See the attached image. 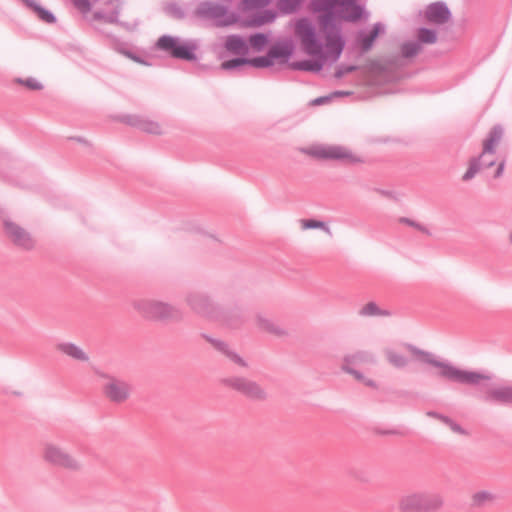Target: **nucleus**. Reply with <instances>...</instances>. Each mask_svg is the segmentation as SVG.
Instances as JSON below:
<instances>
[{"instance_id": "7", "label": "nucleus", "mask_w": 512, "mask_h": 512, "mask_svg": "<svg viewBox=\"0 0 512 512\" xmlns=\"http://www.w3.org/2000/svg\"><path fill=\"white\" fill-rule=\"evenodd\" d=\"M194 14L201 20L211 21L216 27L231 26L238 21V16L227 6L210 1L200 2Z\"/></svg>"}, {"instance_id": "45", "label": "nucleus", "mask_w": 512, "mask_h": 512, "mask_svg": "<svg viewBox=\"0 0 512 512\" xmlns=\"http://www.w3.org/2000/svg\"><path fill=\"white\" fill-rule=\"evenodd\" d=\"M454 433H457V434H461V435H466L467 432L465 429H463L458 423H456L454 420H452L448 425H447Z\"/></svg>"}, {"instance_id": "50", "label": "nucleus", "mask_w": 512, "mask_h": 512, "mask_svg": "<svg viewBox=\"0 0 512 512\" xmlns=\"http://www.w3.org/2000/svg\"><path fill=\"white\" fill-rule=\"evenodd\" d=\"M437 419L442 421L446 425H448L452 421L451 418H449L448 416H445L443 414H440Z\"/></svg>"}, {"instance_id": "24", "label": "nucleus", "mask_w": 512, "mask_h": 512, "mask_svg": "<svg viewBox=\"0 0 512 512\" xmlns=\"http://www.w3.org/2000/svg\"><path fill=\"white\" fill-rule=\"evenodd\" d=\"M371 364L375 363V356L369 351H357L348 354L343 359L342 366H356L359 364Z\"/></svg>"}, {"instance_id": "51", "label": "nucleus", "mask_w": 512, "mask_h": 512, "mask_svg": "<svg viewBox=\"0 0 512 512\" xmlns=\"http://www.w3.org/2000/svg\"><path fill=\"white\" fill-rule=\"evenodd\" d=\"M437 419L442 421L446 425H448L452 421L451 418H449L448 416H445L443 414H440Z\"/></svg>"}, {"instance_id": "39", "label": "nucleus", "mask_w": 512, "mask_h": 512, "mask_svg": "<svg viewBox=\"0 0 512 512\" xmlns=\"http://www.w3.org/2000/svg\"><path fill=\"white\" fill-rule=\"evenodd\" d=\"M72 3L74 7L83 15H86L91 11V0H72Z\"/></svg>"}, {"instance_id": "8", "label": "nucleus", "mask_w": 512, "mask_h": 512, "mask_svg": "<svg viewBox=\"0 0 512 512\" xmlns=\"http://www.w3.org/2000/svg\"><path fill=\"white\" fill-rule=\"evenodd\" d=\"M305 152L316 159L321 160H338L348 163H360L362 159L354 155L348 148L341 145H313L305 150Z\"/></svg>"}, {"instance_id": "4", "label": "nucleus", "mask_w": 512, "mask_h": 512, "mask_svg": "<svg viewBox=\"0 0 512 512\" xmlns=\"http://www.w3.org/2000/svg\"><path fill=\"white\" fill-rule=\"evenodd\" d=\"M198 42L194 39H182L180 37L171 35H162L156 42V48L172 58L196 61V50L198 49Z\"/></svg>"}, {"instance_id": "26", "label": "nucleus", "mask_w": 512, "mask_h": 512, "mask_svg": "<svg viewBox=\"0 0 512 512\" xmlns=\"http://www.w3.org/2000/svg\"><path fill=\"white\" fill-rule=\"evenodd\" d=\"M24 4L29 7L38 16L40 20L47 24H53L56 22L55 15L38 4L35 0H22Z\"/></svg>"}, {"instance_id": "22", "label": "nucleus", "mask_w": 512, "mask_h": 512, "mask_svg": "<svg viewBox=\"0 0 512 512\" xmlns=\"http://www.w3.org/2000/svg\"><path fill=\"white\" fill-rule=\"evenodd\" d=\"M384 30V25L380 22H377L373 25V28L369 33L360 31L356 37V41L360 45L362 51L366 52L370 50L376 38L379 36L380 33H383Z\"/></svg>"}, {"instance_id": "47", "label": "nucleus", "mask_w": 512, "mask_h": 512, "mask_svg": "<svg viewBox=\"0 0 512 512\" xmlns=\"http://www.w3.org/2000/svg\"><path fill=\"white\" fill-rule=\"evenodd\" d=\"M350 94L351 93L347 92V91H334L333 93L330 94V96H332V98H334V97L348 96Z\"/></svg>"}, {"instance_id": "5", "label": "nucleus", "mask_w": 512, "mask_h": 512, "mask_svg": "<svg viewBox=\"0 0 512 512\" xmlns=\"http://www.w3.org/2000/svg\"><path fill=\"white\" fill-rule=\"evenodd\" d=\"M503 136V128L500 125H495L489 132L487 139L483 143V152L479 157H474L470 160L469 167L464 173L463 181H469L475 177V175L483 167H491L495 164L494 159H486L485 156L494 154L496 146L499 144Z\"/></svg>"}, {"instance_id": "17", "label": "nucleus", "mask_w": 512, "mask_h": 512, "mask_svg": "<svg viewBox=\"0 0 512 512\" xmlns=\"http://www.w3.org/2000/svg\"><path fill=\"white\" fill-rule=\"evenodd\" d=\"M312 56L317 57V59L294 61L289 63V67L295 71L320 72L324 66L325 61H330L331 63L336 62L326 54H317Z\"/></svg>"}, {"instance_id": "49", "label": "nucleus", "mask_w": 512, "mask_h": 512, "mask_svg": "<svg viewBox=\"0 0 512 512\" xmlns=\"http://www.w3.org/2000/svg\"><path fill=\"white\" fill-rule=\"evenodd\" d=\"M363 383H364V385H366L368 387L377 388V383L372 379L365 378Z\"/></svg>"}, {"instance_id": "35", "label": "nucleus", "mask_w": 512, "mask_h": 512, "mask_svg": "<svg viewBox=\"0 0 512 512\" xmlns=\"http://www.w3.org/2000/svg\"><path fill=\"white\" fill-rule=\"evenodd\" d=\"M361 316H378V315H386V312H383L375 302H369L365 306H363L360 310Z\"/></svg>"}, {"instance_id": "36", "label": "nucleus", "mask_w": 512, "mask_h": 512, "mask_svg": "<svg viewBox=\"0 0 512 512\" xmlns=\"http://www.w3.org/2000/svg\"><path fill=\"white\" fill-rule=\"evenodd\" d=\"M165 11L167 14L176 19H183L185 17V12L183 8L175 2L167 4L165 7Z\"/></svg>"}, {"instance_id": "30", "label": "nucleus", "mask_w": 512, "mask_h": 512, "mask_svg": "<svg viewBox=\"0 0 512 512\" xmlns=\"http://www.w3.org/2000/svg\"><path fill=\"white\" fill-rule=\"evenodd\" d=\"M247 65L255 67V63L253 62V58L252 59H248V58H233V59L224 61L221 64V68L223 70H233V69H237V68H239L241 66H247Z\"/></svg>"}, {"instance_id": "23", "label": "nucleus", "mask_w": 512, "mask_h": 512, "mask_svg": "<svg viewBox=\"0 0 512 512\" xmlns=\"http://www.w3.org/2000/svg\"><path fill=\"white\" fill-rule=\"evenodd\" d=\"M56 349L67 357L81 362L89 361L88 354L78 345L72 342H59Z\"/></svg>"}, {"instance_id": "55", "label": "nucleus", "mask_w": 512, "mask_h": 512, "mask_svg": "<svg viewBox=\"0 0 512 512\" xmlns=\"http://www.w3.org/2000/svg\"><path fill=\"white\" fill-rule=\"evenodd\" d=\"M509 239H510V242L512 243V232L510 233Z\"/></svg>"}, {"instance_id": "13", "label": "nucleus", "mask_w": 512, "mask_h": 512, "mask_svg": "<svg viewBox=\"0 0 512 512\" xmlns=\"http://www.w3.org/2000/svg\"><path fill=\"white\" fill-rule=\"evenodd\" d=\"M107 382L103 385V393L113 403L125 402L131 394V385L112 376L105 375Z\"/></svg>"}, {"instance_id": "25", "label": "nucleus", "mask_w": 512, "mask_h": 512, "mask_svg": "<svg viewBox=\"0 0 512 512\" xmlns=\"http://www.w3.org/2000/svg\"><path fill=\"white\" fill-rule=\"evenodd\" d=\"M224 46L226 50L234 54L245 55L248 52L247 43L241 36L236 34L229 35L226 38Z\"/></svg>"}, {"instance_id": "53", "label": "nucleus", "mask_w": 512, "mask_h": 512, "mask_svg": "<svg viewBox=\"0 0 512 512\" xmlns=\"http://www.w3.org/2000/svg\"><path fill=\"white\" fill-rule=\"evenodd\" d=\"M384 434H398V432L396 430H391V431H386V432H383Z\"/></svg>"}, {"instance_id": "43", "label": "nucleus", "mask_w": 512, "mask_h": 512, "mask_svg": "<svg viewBox=\"0 0 512 512\" xmlns=\"http://www.w3.org/2000/svg\"><path fill=\"white\" fill-rule=\"evenodd\" d=\"M356 68L357 67L354 66V65H343V64H341V65H339L337 67L334 76H335V78L340 79L343 76H345L346 74L355 71Z\"/></svg>"}, {"instance_id": "2", "label": "nucleus", "mask_w": 512, "mask_h": 512, "mask_svg": "<svg viewBox=\"0 0 512 512\" xmlns=\"http://www.w3.org/2000/svg\"><path fill=\"white\" fill-rule=\"evenodd\" d=\"M408 348L414 355L421 357L425 363L438 368V375L448 381L459 384L478 385L482 380H490V376L488 375L477 371L459 369L447 361H440L436 359L432 353L420 350L413 345H408Z\"/></svg>"}, {"instance_id": "6", "label": "nucleus", "mask_w": 512, "mask_h": 512, "mask_svg": "<svg viewBox=\"0 0 512 512\" xmlns=\"http://www.w3.org/2000/svg\"><path fill=\"white\" fill-rule=\"evenodd\" d=\"M439 493L416 492L403 496L399 501L401 512H434L443 506Z\"/></svg>"}, {"instance_id": "20", "label": "nucleus", "mask_w": 512, "mask_h": 512, "mask_svg": "<svg viewBox=\"0 0 512 512\" xmlns=\"http://www.w3.org/2000/svg\"><path fill=\"white\" fill-rule=\"evenodd\" d=\"M202 337L211 343L217 351L225 355L231 362L241 367H247L246 361L237 352L232 350L226 342L206 334H202Z\"/></svg>"}, {"instance_id": "44", "label": "nucleus", "mask_w": 512, "mask_h": 512, "mask_svg": "<svg viewBox=\"0 0 512 512\" xmlns=\"http://www.w3.org/2000/svg\"><path fill=\"white\" fill-rule=\"evenodd\" d=\"M341 368H342V370L344 372L354 376V378L356 380L364 382L366 377L363 375V373H361L360 371L354 369V367H352V366H342Z\"/></svg>"}, {"instance_id": "29", "label": "nucleus", "mask_w": 512, "mask_h": 512, "mask_svg": "<svg viewBox=\"0 0 512 512\" xmlns=\"http://www.w3.org/2000/svg\"><path fill=\"white\" fill-rule=\"evenodd\" d=\"M417 42L422 44H434L437 41V33L433 29L421 27L417 31Z\"/></svg>"}, {"instance_id": "9", "label": "nucleus", "mask_w": 512, "mask_h": 512, "mask_svg": "<svg viewBox=\"0 0 512 512\" xmlns=\"http://www.w3.org/2000/svg\"><path fill=\"white\" fill-rule=\"evenodd\" d=\"M188 307L197 315L210 320L219 319L221 309L204 292L191 291L185 297Z\"/></svg>"}, {"instance_id": "16", "label": "nucleus", "mask_w": 512, "mask_h": 512, "mask_svg": "<svg viewBox=\"0 0 512 512\" xmlns=\"http://www.w3.org/2000/svg\"><path fill=\"white\" fill-rule=\"evenodd\" d=\"M451 17V11L443 1L430 3L425 9V18L429 23L443 25L449 22Z\"/></svg>"}, {"instance_id": "37", "label": "nucleus", "mask_w": 512, "mask_h": 512, "mask_svg": "<svg viewBox=\"0 0 512 512\" xmlns=\"http://www.w3.org/2000/svg\"><path fill=\"white\" fill-rule=\"evenodd\" d=\"M272 0H243L242 8L244 10L261 9L266 7Z\"/></svg>"}, {"instance_id": "15", "label": "nucleus", "mask_w": 512, "mask_h": 512, "mask_svg": "<svg viewBox=\"0 0 512 512\" xmlns=\"http://www.w3.org/2000/svg\"><path fill=\"white\" fill-rule=\"evenodd\" d=\"M4 228L6 234L15 245L26 250L33 248V239L31 238L30 234L27 231H25L22 227H20L19 225L10 220H5Z\"/></svg>"}, {"instance_id": "54", "label": "nucleus", "mask_w": 512, "mask_h": 512, "mask_svg": "<svg viewBox=\"0 0 512 512\" xmlns=\"http://www.w3.org/2000/svg\"><path fill=\"white\" fill-rule=\"evenodd\" d=\"M127 55H128L130 58H132V59H134V60H136V61H139L138 57H136V56H132V54H131V53H127Z\"/></svg>"}, {"instance_id": "11", "label": "nucleus", "mask_w": 512, "mask_h": 512, "mask_svg": "<svg viewBox=\"0 0 512 512\" xmlns=\"http://www.w3.org/2000/svg\"><path fill=\"white\" fill-rule=\"evenodd\" d=\"M43 458L51 465L64 469L78 470L80 468L79 462L72 455L52 442L44 444Z\"/></svg>"}, {"instance_id": "46", "label": "nucleus", "mask_w": 512, "mask_h": 512, "mask_svg": "<svg viewBox=\"0 0 512 512\" xmlns=\"http://www.w3.org/2000/svg\"><path fill=\"white\" fill-rule=\"evenodd\" d=\"M331 99H332V96H330V95L321 96V97L314 99L312 101V104L313 105H322V104L328 103Z\"/></svg>"}, {"instance_id": "19", "label": "nucleus", "mask_w": 512, "mask_h": 512, "mask_svg": "<svg viewBox=\"0 0 512 512\" xmlns=\"http://www.w3.org/2000/svg\"><path fill=\"white\" fill-rule=\"evenodd\" d=\"M246 320V314L243 308L236 306L230 310L223 311L221 309V316L216 321L221 322L228 328L237 329L241 327Z\"/></svg>"}, {"instance_id": "14", "label": "nucleus", "mask_w": 512, "mask_h": 512, "mask_svg": "<svg viewBox=\"0 0 512 512\" xmlns=\"http://www.w3.org/2000/svg\"><path fill=\"white\" fill-rule=\"evenodd\" d=\"M479 398L490 404L512 405V385L487 387L481 390Z\"/></svg>"}, {"instance_id": "33", "label": "nucleus", "mask_w": 512, "mask_h": 512, "mask_svg": "<svg viewBox=\"0 0 512 512\" xmlns=\"http://www.w3.org/2000/svg\"><path fill=\"white\" fill-rule=\"evenodd\" d=\"M249 43L253 49L260 52L268 43V37L264 33H255L249 37Z\"/></svg>"}, {"instance_id": "1", "label": "nucleus", "mask_w": 512, "mask_h": 512, "mask_svg": "<svg viewBox=\"0 0 512 512\" xmlns=\"http://www.w3.org/2000/svg\"><path fill=\"white\" fill-rule=\"evenodd\" d=\"M314 11L319 13L318 21L324 43L318 38L313 25L301 19L296 32L307 55L326 54L333 61L340 58L346 41L342 34V21L356 23L370 16L361 0H314Z\"/></svg>"}, {"instance_id": "34", "label": "nucleus", "mask_w": 512, "mask_h": 512, "mask_svg": "<svg viewBox=\"0 0 512 512\" xmlns=\"http://www.w3.org/2000/svg\"><path fill=\"white\" fill-rule=\"evenodd\" d=\"M301 226L303 229L320 228V229L324 230L325 232H327L328 234H331L330 228L323 221L314 220V219H303V220H301Z\"/></svg>"}, {"instance_id": "52", "label": "nucleus", "mask_w": 512, "mask_h": 512, "mask_svg": "<svg viewBox=\"0 0 512 512\" xmlns=\"http://www.w3.org/2000/svg\"><path fill=\"white\" fill-rule=\"evenodd\" d=\"M427 415H428L429 417H433V418H436V419H437V418H438V416L440 415V413H437V412H435V411H429V412H427Z\"/></svg>"}, {"instance_id": "10", "label": "nucleus", "mask_w": 512, "mask_h": 512, "mask_svg": "<svg viewBox=\"0 0 512 512\" xmlns=\"http://www.w3.org/2000/svg\"><path fill=\"white\" fill-rule=\"evenodd\" d=\"M293 54V45L289 41L276 43L271 46L265 56L253 58L256 68H267L273 65L274 60H278L279 65H289V59Z\"/></svg>"}, {"instance_id": "3", "label": "nucleus", "mask_w": 512, "mask_h": 512, "mask_svg": "<svg viewBox=\"0 0 512 512\" xmlns=\"http://www.w3.org/2000/svg\"><path fill=\"white\" fill-rule=\"evenodd\" d=\"M134 308L146 319L179 322L184 318L183 311L172 304L154 299H139Z\"/></svg>"}, {"instance_id": "27", "label": "nucleus", "mask_w": 512, "mask_h": 512, "mask_svg": "<svg viewBox=\"0 0 512 512\" xmlns=\"http://www.w3.org/2000/svg\"><path fill=\"white\" fill-rule=\"evenodd\" d=\"M258 328L268 333L280 336L285 334V330L275 323L272 319L266 318L262 314L256 316Z\"/></svg>"}, {"instance_id": "21", "label": "nucleus", "mask_w": 512, "mask_h": 512, "mask_svg": "<svg viewBox=\"0 0 512 512\" xmlns=\"http://www.w3.org/2000/svg\"><path fill=\"white\" fill-rule=\"evenodd\" d=\"M107 6L111 7L109 12L97 10L93 13V21H103L105 23L115 24L119 22V14L121 10V3L119 0H108Z\"/></svg>"}, {"instance_id": "32", "label": "nucleus", "mask_w": 512, "mask_h": 512, "mask_svg": "<svg viewBox=\"0 0 512 512\" xmlns=\"http://www.w3.org/2000/svg\"><path fill=\"white\" fill-rule=\"evenodd\" d=\"M385 354L389 363L396 368H404L408 363L406 357L395 352L394 350L388 349L385 351Z\"/></svg>"}, {"instance_id": "18", "label": "nucleus", "mask_w": 512, "mask_h": 512, "mask_svg": "<svg viewBox=\"0 0 512 512\" xmlns=\"http://www.w3.org/2000/svg\"><path fill=\"white\" fill-rule=\"evenodd\" d=\"M122 121L130 126L136 127L150 134H161L162 129L159 123L138 115H125Z\"/></svg>"}, {"instance_id": "41", "label": "nucleus", "mask_w": 512, "mask_h": 512, "mask_svg": "<svg viewBox=\"0 0 512 512\" xmlns=\"http://www.w3.org/2000/svg\"><path fill=\"white\" fill-rule=\"evenodd\" d=\"M399 221L401 223H404V224H407L409 226H412V227L416 228L417 230H419V231H421L423 233H426V234L430 235V231L424 225H422V224H420V223H418V222H416V221H414V220H412L410 218L401 217L399 219Z\"/></svg>"}, {"instance_id": "38", "label": "nucleus", "mask_w": 512, "mask_h": 512, "mask_svg": "<svg viewBox=\"0 0 512 512\" xmlns=\"http://www.w3.org/2000/svg\"><path fill=\"white\" fill-rule=\"evenodd\" d=\"M495 496L488 491H479L473 495V502L475 505L481 506L488 501H493Z\"/></svg>"}, {"instance_id": "31", "label": "nucleus", "mask_w": 512, "mask_h": 512, "mask_svg": "<svg viewBox=\"0 0 512 512\" xmlns=\"http://www.w3.org/2000/svg\"><path fill=\"white\" fill-rule=\"evenodd\" d=\"M422 50V45L417 41L404 42L401 45V54L405 58H412Z\"/></svg>"}, {"instance_id": "28", "label": "nucleus", "mask_w": 512, "mask_h": 512, "mask_svg": "<svg viewBox=\"0 0 512 512\" xmlns=\"http://www.w3.org/2000/svg\"><path fill=\"white\" fill-rule=\"evenodd\" d=\"M275 17L276 14L272 10H264L252 15L249 19H247L246 24L250 27H259L266 23L273 22Z\"/></svg>"}, {"instance_id": "48", "label": "nucleus", "mask_w": 512, "mask_h": 512, "mask_svg": "<svg viewBox=\"0 0 512 512\" xmlns=\"http://www.w3.org/2000/svg\"><path fill=\"white\" fill-rule=\"evenodd\" d=\"M505 163L501 162L495 172V177L498 178L503 174Z\"/></svg>"}, {"instance_id": "12", "label": "nucleus", "mask_w": 512, "mask_h": 512, "mask_svg": "<svg viewBox=\"0 0 512 512\" xmlns=\"http://www.w3.org/2000/svg\"><path fill=\"white\" fill-rule=\"evenodd\" d=\"M224 384L251 400L262 401L267 397L265 390L257 382L244 377L226 378Z\"/></svg>"}, {"instance_id": "42", "label": "nucleus", "mask_w": 512, "mask_h": 512, "mask_svg": "<svg viewBox=\"0 0 512 512\" xmlns=\"http://www.w3.org/2000/svg\"><path fill=\"white\" fill-rule=\"evenodd\" d=\"M300 0H280V8L285 12H293L297 9Z\"/></svg>"}, {"instance_id": "40", "label": "nucleus", "mask_w": 512, "mask_h": 512, "mask_svg": "<svg viewBox=\"0 0 512 512\" xmlns=\"http://www.w3.org/2000/svg\"><path fill=\"white\" fill-rule=\"evenodd\" d=\"M17 82L25 85L27 88L31 90H41L43 88V85L33 77H29L25 80L17 79Z\"/></svg>"}]
</instances>
